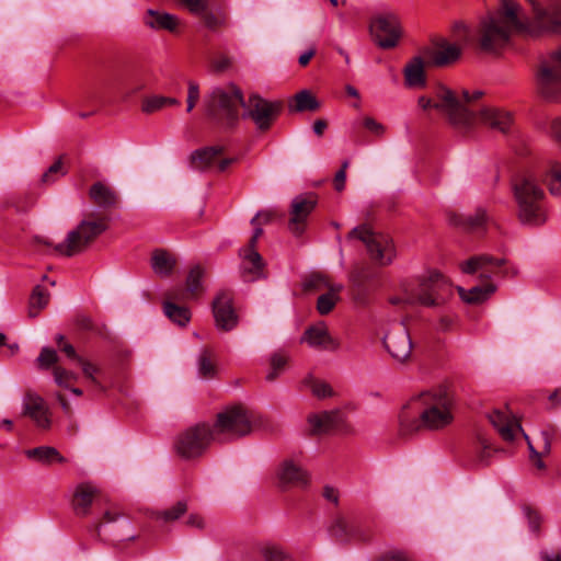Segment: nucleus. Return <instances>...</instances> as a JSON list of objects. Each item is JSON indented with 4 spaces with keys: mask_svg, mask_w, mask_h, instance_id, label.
<instances>
[{
    "mask_svg": "<svg viewBox=\"0 0 561 561\" xmlns=\"http://www.w3.org/2000/svg\"><path fill=\"white\" fill-rule=\"evenodd\" d=\"M204 276V270L196 265L191 268L187 277H186V288L188 289V294H193L196 298L203 291L202 278Z\"/></svg>",
    "mask_w": 561,
    "mask_h": 561,
    "instance_id": "nucleus-42",
    "label": "nucleus"
},
{
    "mask_svg": "<svg viewBox=\"0 0 561 561\" xmlns=\"http://www.w3.org/2000/svg\"><path fill=\"white\" fill-rule=\"evenodd\" d=\"M180 105V101L175 98L152 95L142 101L141 110L144 113L151 114L162 110L165 106Z\"/></svg>",
    "mask_w": 561,
    "mask_h": 561,
    "instance_id": "nucleus-35",
    "label": "nucleus"
},
{
    "mask_svg": "<svg viewBox=\"0 0 561 561\" xmlns=\"http://www.w3.org/2000/svg\"><path fill=\"white\" fill-rule=\"evenodd\" d=\"M550 134L553 139L561 145V116L552 119L550 125Z\"/></svg>",
    "mask_w": 561,
    "mask_h": 561,
    "instance_id": "nucleus-63",
    "label": "nucleus"
},
{
    "mask_svg": "<svg viewBox=\"0 0 561 561\" xmlns=\"http://www.w3.org/2000/svg\"><path fill=\"white\" fill-rule=\"evenodd\" d=\"M526 514H527L528 524H529L531 531H534V533L539 531L540 523H541L540 515L537 512L531 511V510H527Z\"/></svg>",
    "mask_w": 561,
    "mask_h": 561,
    "instance_id": "nucleus-61",
    "label": "nucleus"
},
{
    "mask_svg": "<svg viewBox=\"0 0 561 561\" xmlns=\"http://www.w3.org/2000/svg\"><path fill=\"white\" fill-rule=\"evenodd\" d=\"M98 489L91 483H81L76 488L72 499V507L77 515L84 516L89 513Z\"/></svg>",
    "mask_w": 561,
    "mask_h": 561,
    "instance_id": "nucleus-24",
    "label": "nucleus"
},
{
    "mask_svg": "<svg viewBox=\"0 0 561 561\" xmlns=\"http://www.w3.org/2000/svg\"><path fill=\"white\" fill-rule=\"evenodd\" d=\"M488 220V213L482 207L477 208L473 215L451 214L449 216V222L451 225L470 231L482 229Z\"/></svg>",
    "mask_w": 561,
    "mask_h": 561,
    "instance_id": "nucleus-23",
    "label": "nucleus"
},
{
    "mask_svg": "<svg viewBox=\"0 0 561 561\" xmlns=\"http://www.w3.org/2000/svg\"><path fill=\"white\" fill-rule=\"evenodd\" d=\"M454 33L456 34V38L461 43L470 42V32L466 24L462 22H457L454 24Z\"/></svg>",
    "mask_w": 561,
    "mask_h": 561,
    "instance_id": "nucleus-60",
    "label": "nucleus"
},
{
    "mask_svg": "<svg viewBox=\"0 0 561 561\" xmlns=\"http://www.w3.org/2000/svg\"><path fill=\"white\" fill-rule=\"evenodd\" d=\"M316 205L317 199L312 194L299 195L293 199L288 228L295 236L305 231L307 219Z\"/></svg>",
    "mask_w": 561,
    "mask_h": 561,
    "instance_id": "nucleus-14",
    "label": "nucleus"
},
{
    "mask_svg": "<svg viewBox=\"0 0 561 561\" xmlns=\"http://www.w3.org/2000/svg\"><path fill=\"white\" fill-rule=\"evenodd\" d=\"M110 217L90 213L79 225L67 233L64 242L54 245V251L71 257L84 252L102 233L108 229Z\"/></svg>",
    "mask_w": 561,
    "mask_h": 561,
    "instance_id": "nucleus-6",
    "label": "nucleus"
},
{
    "mask_svg": "<svg viewBox=\"0 0 561 561\" xmlns=\"http://www.w3.org/2000/svg\"><path fill=\"white\" fill-rule=\"evenodd\" d=\"M262 553L265 561H293L291 557L276 545L266 546Z\"/></svg>",
    "mask_w": 561,
    "mask_h": 561,
    "instance_id": "nucleus-45",
    "label": "nucleus"
},
{
    "mask_svg": "<svg viewBox=\"0 0 561 561\" xmlns=\"http://www.w3.org/2000/svg\"><path fill=\"white\" fill-rule=\"evenodd\" d=\"M75 324L78 330L84 332H91L99 336H105L107 333L106 325L103 323H98L93 321V319L87 314L80 313L75 318Z\"/></svg>",
    "mask_w": 561,
    "mask_h": 561,
    "instance_id": "nucleus-37",
    "label": "nucleus"
},
{
    "mask_svg": "<svg viewBox=\"0 0 561 561\" xmlns=\"http://www.w3.org/2000/svg\"><path fill=\"white\" fill-rule=\"evenodd\" d=\"M222 153V147H206L195 150L191 154V164L197 170H207L215 168L218 158Z\"/></svg>",
    "mask_w": 561,
    "mask_h": 561,
    "instance_id": "nucleus-26",
    "label": "nucleus"
},
{
    "mask_svg": "<svg viewBox=\"0 0 561 561\" xmlns=\"http://www.w3.org/2000/svg\"><path fill=\"white\" fill-rule=\"evenodd\" d=\"M199 15L205 27L211 32H217L227 26L228 15L224 11L213 12L205 9Z\"/></svg>",
    "mask_w": 561,
    "mask_h": 561,
    "instance_id": "nucleus-38",
    "label": "nucleus"
},
{
    "mask_svg": "<svg viewBox=\"0 0 561 561\" xmlns=\"http://www.w3.org/2000/svg\"><path fill=\"white\" fill-rule=\"evenodd\" d=\"M440 88H446L445 85H437L434 90V94L432 98H426V96H421L419 99V105L423 108V110H427V108H435L437 110L439 113H442L446 118H447V113L445 111H443L442 108H439L436 104L438 103V98H437V91L440 89Z\"/></svg>",
    "mask_w": 561,
    "mask_h": 561,
    "instance_id": "nucleus-52",
    "label": "nucleus"
},
{
    "mask_svg": "<svg viewBox=\"0 0 561 561\" xmlns=\"http://www.w3.org/2000/svg\"><path fill=\"white\" fill-rule=\"evenodd\" d=\"M308 424L311 435L348 434L352 432L340 410L312 413L308 416Z\"/></svg>",
    "mask_w": 561,
    "mask_h": 561,
    "instance_id": "nucleus-11",
    "label": "nucleus"
},
{
    "mask_svg": "<svg viewBox=\"0 0 561 561\" xmlns=\"http://www.w3.org/2000/svg\"><path fill=\"white\" fill-rule=\"evenodd\" d=\"M320 104L317 99L308 91L302 90L294 98V103L289 104L290 112H314L319 108Z\"/></svg>",
    "mask_w": 561,
    "mask_h": 561,
    "instance_id": "nucleus-33",
    "label": "nucleus"
},
{
    "mask_svg": "<svg viewBox=\"0 0 561 561\" xmlns=\"http://www.w3.org/2000/svg\"><path fill=\"white\" fill-rule=\"evenodd\" d=\"M350 162L346 160L342 163L341 169L336 172L334 176V187L337 192H341L345 187L346 181V169L348 168Z\"/></svg>",
    "mask_w": 561,
    "mask_h": 561,
    "instance_id": "nucleus-58",
    "label": "nucleus"
},
{
    "mask_svg": "<svg viewBox=\"0 0 561 561\" xmlns=\"http://www.w3.org/2000/svg\"><path fill=\"white\" fill-rule=\"evenodd\" d=\"M369 36L371 42L378 47L386 48V16L378 14L371 18L369 22Z\"/></svg>",
    "mask_w": 561,
    "mask_h": 561,
    "instance_id": "nucleus-34",
    "label": "nucleus"
},
{
    "mask_svg": "<svg viewBox=\"0 0 561 561\" xmlns=\"http://www.w3.org/2000/svg\"><path fill=\"white\" fill-rule=\"evenodd\" d=\"M482 95L481 90H462L459 94L449 88H440L437 91L436 105L447 113L448 122L461 133L469 134L478 126L502 134L508 133L513 125L512 114L496 106L478 105L476 102Z\"/></svg>",
    "mask_w": 561,
    "mask_h": 561,
    "instance_id": "nucleus-2",
    "label": "nucleus"
},
{
    "mask_svg": "<svg viewBox=\"0 0 561 561\" xmlns=\"http://www.w3.org/2000/svg\"><path fill=\"white\" fill-rule=\"evenodd\" d=\"M301 342L314 348L336 351L340 347V343L330 335L324 323L309 327L305 331Z\"/></svg>",
    "mask_w": 561,
    "mask_h": 561,
    "instance_id": "nucleus-19",
    "label": "nucleus"
},
{
    "mask_svg": "<svg viewBox=\"0 0 561 561\" xmlns=\"http://www.w3.org/2000/svg\"><path fill=\"white\" fill-rule=\"evenodd\" d=\"M505 263L503 259H495L488 254L474 255L460 264L465 274H479L481 279H490Z\"/></svg>",
    "mask_w": 561,
    "mask_h": 561,
    "instance_id": "nucleus-16",
    "label": "nucleus"
},
{
    "mask_svg": "<svg viewBox=\"0 0 561 561\" xmlns=\"http://www.w3.org/2000/svg\"><path fill=\"white\" fill-rule=\"evenodd\" d=\"M243 117L250 118L260 131L268 130L279 117L283 111V102L263 99L259 94H252L243 103Z\"/></svg>",
    "mask_w": 561,
    "mask_h": 561,
    "instance_id": "nucleus-9",
    "label": "nucleus"
},
{
    "mask_svg": "<svg viewBox=\"0 0 561 561\" xmlns=\"http://www.w3.org/2000/svg\"><path fill=\"white\" fill-rule=\"evenodd\" d=\"M306 289L321 290L324 288L331 289L334 285L330 284L325 275L314 274L305 283Z\"/></svg>",
    "mask_w": 561,
    "mask_h": 561,
    "instance_id": "nucleus-51",
    "label": "nucleus"
},
{
    "mask_svg": "<svg viewBox=\"0 0 561 561\" xmlns=\"http://www.w3.org/2000/svg\"><path fill=\"white\" fill-rule=\"evenodd\" d=\"M196 299L193 294H188V289L182 287H174L165 293V300H171L175 304L185 302L187 300Z\"/></svg>",
    "mask_w": 561,
    "mask_h": 561,
    "instance_id": "nucleus-50",
    "label": "nucleus"
},
{
    "mask_svg": "<svg viewBox=\"0 0 561 561\" xmlns=\"http://www.w3.org/2000/svg\"><path fill=\"white\" fill-rule=\"evenodd\" d=\"M388 561H412L403 551L391 549L388 550Z\"/></svg>",
    "mask_w": 561,
    "mask_h": 561,
    "instance_id": "nucleus-64",
    "label": "nucleus"
},
{
    "mask_svg": "<svg viewBox=\"0 0 561 561\" xmlns=\"http://www.w3.org/2000/svg\"><path fill=\"white\" fill-rule=\"evenodd\" d=\"M252 422V413L245 407H228L217 414L213 424L202 422L180 432L174 439V450L186 460L199 458L213 443H228L250 434Z\"/></svg>",
    "mask_w": 561,
    "mask_h": 561,
    "instance_id": "nucleus-1",
    "label": "nucleus"
},
{
    "mask_svg": "<svg viewBox=\"0 0 561 561\" xmlns=\"http://www.w3.org/2000/svg\"><path fill=\"white\" fill-rule=\"evenodd\" d=\"M512 191L517 204V217L523 225L538 227L546 222L542 205L545 191L534 174L516 176L512 182Z\"/></svg>",
    "mask_w": 561,
    "mask_h": 561,
    "instance_id": "nucleus-4",
    "label": "nucleus"
},
{
    "mask_svg": "<svg viewBox=\"0 0 561 561\" xmlns=\"http://www.w3.org/2000/svg\"><path fill=\"white\" fill-rule=\"evenodd\" d=\"M55 174H64L62 171V162L60 159H58L56 162H54L48 170L43 174L42 182L44 183H50L54 182L55 179L53 178Z\"/></svg>",
    "mask_w": 561,
    "mask_h": 561,
    "instance_id": "nucleus-56",
    "label": "nucleus"
},
{
    "mask_svg": "<svg viewBox=\"0 0 561 561\" xmlns=\"http://www.w3.org/2000/svg\"><path fill=\"white\" fill-rule=\"evenodd\" d=\"M122 517V514L115 510H108L103 514L101 522L96 525V533L100 536L102 527L105 524H111L117 522Z\"/></svg>",
    "mask_w": 561,
    "mask_h": 561,
    "instance_id": "nucleus-57",
    "label": "nucleus"
},
{
    "mask_svg": "<svg viewBox=\"0 0 561 561\" xmlns=\"http://www.w3.org/2000/svg\"><path fill=\"white\" fill-rule=\"evenodd\" d=\"M27 458L36 460L38 462L49 465L53 462H65L66 459L60 453L50 446H39L25 451Z\"/></svg>",
    "mask_w": 561,
    "mask_h": 561,
    "instance_id": "nucleus-29",
    "label": "nucleus"
},
{
    "mask_svg": "<svg viewBox=\"0 0 561 561\" xmlns=\"http://www.w3.org/2000/svg\"><path fill=\"white\" fill-rule=\"evenodd\" d=\"M199 100V87L196 82H188V90H187V107L186 111L191 112L197 101Z\"/></svg>",
    "mask_w": 561,
    "mask_h": 561,
    "instance_id": "nucleus-55",
    "label": "nucleus"
},
{
    "mask_svg": "<svg viewBox=\"0 0 561 561\" xmlns=\"http://www.w3.org/2000/svg\"><path fill=\"white\" fill-rule=\"evenodd\" d=\"M187 511V503L186 501H179L176 504H174L172 507L163 511L160 516L167 520H176L179 519L185 512Z\"/></svg>",
    "mask_w": 561,
    "mask_h": 561,
    "instance_id": "nucleus-48",
    "label": "nucleus"
},
{
    "mask_svg": "<svg viewBox=\"0 0 561 561\" xmlns=\"http://www.w3.org/2000/svg\"><path fill=\"white\" fill-rule=\"evenodd\" d=\"M404 34V27L398 15L388 13V49L397 47Z\"/></svg>",
    "mask_w": 561,
    "mask_h": 561,
    "instance_id": "nucleus-36",
    "label": "nucleus"
},
{
    "mask_svg": "<svg viewBox=\"0 0 561 561\" xmlns=\"http://www.w3.org/2000/svg\"><path fill=\"white\" fill-rule=\"evenodd\" d=\"M144 23L153 30L175 32L180 25V20L173 14L149 9L146 12Z\"/></svg>",
    "mask_w": 561,
    "mask_h": 561,
    "instance_id": "nucleus-25",
    "label": "nucleus"
},
{
    "mask_svg": "<svg viewBox=\"0 0 561 561\" xmlns=\"http://www.w3.org/2000/svg\"><path fill=\"white\" fill-rule=\"evenodd\" d=\"M213 313L216 328L224 332L237 328L239 317L233 307V296L230 290H220L213 301Z\"/></svg>",
    "mask_w": 561,
    "mask_h": 561,
    "instance_id": "nucleus-12",
    "label": "nucleus"
},
{
    "mask_svg": "<svg viewBox=\"0 0 561 561\" xmlns=\"http://www.w3.org/2000/svg\"><path fill=\"white\" fill-rule=\"evenodd\" d=\"M53 375L55 382L62 388H69L70 381H76L78 379L77 374L60 366L54 367Z\"/></svg>",
    "mask_w": 561,
    "mask_h": 561,
    "instance_id": "nucleus-46",
    "label": "nucleus"
},
{
    "mask_svg": "<svg viewBox=\"0 0 561 561\" xmlns=\"http://www.w3.org/2000/svg\"><path fill=\"white\" fill-rule=\"evenodd\" d=\"M90 199L100 208L106 210L115 208L119 203L117 192L103 182H95L89 191Z\"/></svg>",
    "mask_w": 561,
    "mask_h": 561,
    "instance_id": "nucleus-21",
    "label": "nucleus"
},
{
    "mask_svg": "<svg viewBox=\"0 0 561 561\" xmlns=\"http://www.w3.org/2000/svg\"><path fill=\"white\" fill-rule=\"evenodd\" d=\"M242 257V270L244 273L253 275L252 278L257 277L264 267V262L261 254L255 250V247H244L240 250Z\"/></svg>",
    "mask_w": 561,
    "mask_h": 561,
    "instance_id": "nucleus-27",
    "label": "nucleus"
},
{
    "mask_svg": "<svg viewBox=\"0 0 561 561\" xmlns=\"http://www.w3.org/2000/svg\"><path fill=\"white\" fill-rule=\"evenodd\" d=\"M545 182L548 185L549 192L552 195H561V167L554 162L545 176Z\"/></svg>",
    "mask_w": 561,
    "mask_h": 561,
    "instance_id": "nucleus-41",
    "label": "nucleus"
},
{
    "mask_svg": "<svg viewBox=\"0 0 561 561\" xmlns=\"http://www.w3.org/2000/svg\"><path fill=\"white\" fill-rule=\"evenodd\" d=\"M175 265V260L164 250H157L152 254L151 266L156 274L169 276Z\"/></svg>",
    "mask_w": 561,
    "mask_h": 561,
    "instance_id": "nucleus-32",
    "label": "nucleus"
},
{
    "mask_svg": "<svg viewBox=\"0 0 561 561\" xmlns=\"http://www.w3.org/2000/svg\"><path fill=\"white\" fill-rule=\"evenodd\" d=\"M23 415L33 420L37 427L47 430L50 427L48 408L42 397L34 392H26L23 398Z\"/></svg>",
    "mask_w": 561,
    "mask_h": 561,
    "instance_id": "nucleus-17",
    "label": "nucleus"
},
{
    "mask_svg": "<svg viewBox=\"0 0 561 561\" xmlns=\"http://www.w3.org/2000/svg\"><path fill=\"white\" fill-rule=\"evenodd\" d=\"M163 312L170 321L180 327H185L191 320L190 309L171 300H164Z\"/></svg>",
    "mask_w": 561,
    "mask_h": 561,
    "instance_id": "nucleus-30",
    "label": "nucleus"
},
{
    "mask_svg": "<svg viewBox=\"0 0 561 561\" xmlns=\"http://www.w3.org/2000/svg\"><path fill=\"white\" fill-rule=\"evenodd\" d=\"M78 364L81 366L82 368V371H83V375L95 386H99L100 382L99 380L96 379L95 375L100 371L99 367L94 364H92L91 362L87 360L85 358L82 357V359H80L78 362Z\"/></svg>",
    "mask_w": 561,
    "mask_h": 561,
    "instance_id": "nucleus-53",
    "label": "nucleus"
},
{
    "mask_svg": "<svg viewBox=\"0 0 561 561\" xmlns=\"http://www.w3.org/2000/svg\"><path fill=\"white\" fill-rule=\"evenodd\" d=\"M288 363V356L283 352H276L271 356V369L266 375L268 381L275 380L284 371Z\"/></svg>",
    "mask_w": 561,
    "mask_h": 561,
    "instance_id": "nucleus-44",
    "label": "nucleus"
},
{
    "mask_svg": "<svg viewBox=\"0 0 561 561\" xmlns=\"http://www.w3.org/2000/svg\"><path fill=\"white\" fill-rule=\"evenodd\" d=\"M36 360L41 369H48L58 362V355L55 350L43 347Z\"/></svg>",
    "mask_w": 561,
    "mask_h": 561,
    "instance_id": "nucleus-47",
    "label": "nucleus"
},
{
    "mask_svg": "<svg viewBox=\"0 0 561 561\" xmlns=\"http://www.w3.org/2000/svg\"><path fill=\"white\" fill-rule=\"evenodd\" d=\"M272 211L270 210H263L259 211L252 219L251 225L252 226H262L264 224H267L272 219Z\"/></svg>",
    "mask_w": 561,
    "mask_h": 561,
    "instance_id": "nucleus-62",
    "label": "nucleus"
},
{
    "mask_svg": "<svg viewBox=\"0 0 561 561\" xmlns=\"http://www.w3.org/2000/svg\"><path fill=\"white\" fill-rule=\"evenodd\" d=\"M405 85L413 89L424 88L426 84L425 62L421 56L413 57L403 70Z\"/></svg>",
    "mask_w": 561,
    "mask_h": 561,
    "instance_id": "nucleus-22",
    "label": "nucleus"
},
{
    "mask_svg": "<svg viewBox=\"0 0 561 561\" xmlns=\"http://www.w3.org/2000/svg\"><path fill=\"white\" fill-rule=\"evenodd\" d=\"M458 291L463 301L468 304H478L488 299L489 296L495 291V286L488 283L485 285L474 286L468 290L459 287Z\"/></svg>",
    "mask_w": 561,
    "mask_h": 561,
    "instance_id": "nucleus-31",
    "label": "nucleus"
},
{
    "mask_svg": "<svg viewBox=\"0 0 561 561\" xmlns=\"http://www.w3.org/2000/svg\"><path fill=\"white\" fill-rule=\"evenodd\" d=\"M308 382H309L311 392L314 397H317L319 399H324V398H329V397L333 396V390L329 383H327L324 381H320V380H313V379H310Z\"/></svg>",
    "mask_w": 561,
    "mask_h": 561,
    "instance_id": "nucleus-49",
    "label": "nucleus"
},
{
    "mask_svg": "<svg viewBox=\"0 0 561 561\" xmlns=\"http://www.w3.org/2000/svg\"><path fill=\"white\" fill-rule=\"evenodd\" d=\"M537 85L543 99L561 102V46L542 62L537 76Z\"/></svg>",
    "mask_w": 561,
    "mask_h": 561,
    "instance_id": "nucleus-10",
    "label": "nucleus"
},
{
    "mask_svg": "<svg viewBox=\"0 0 561 561\" xmlns=\"http://www.w3.org/2000/svg\"><path fill=\"white\" fill-rule=\"evenodd\" d=\"M182 4H184L190 12L194 14L202 13L207 8L208 0H179Z\"/></svg>",
    "mask_w": 561,
    "mask_h": 561,
    "instance_id": "nucleus-59",
    "label": "nucleus"
},
{
    "mask_svg": "<svg viewBox=\"0 0 561 561\" xmlns=\"http://www.w3.org/2000/svg\"><path fill=\"white\" fill-rule=\"evenodd\" d=\"M432 48L423 50L428 65L445 67L456 62L461 56V47L458 44L449 43L445 38L435 39Z\"/></svg>",
    "mask_w": 561,
    "mask_h": 561,
    "instance_id": "nucleus-13",
    "label": "nucleus"
},
{
    "mask_svg": "<svg viewBox=\"0 0 561 561\" xmlns=\"http://www.w3.org/2000/svg\"><path fill=\"white\" fill-rule=\"evenodd\" d=\"M342 285H334L328 293L319 296L317 301V310L320 314H328L334 308L339 297L337 293L342 290Z\"/></svg>",
    "mask_w": 561,
    "mask_h": 561,
    "instance_id": "nucleus-39",
    "label": "nucleus"
},
{
    "mask_svg": "<svg viewBox=\"0 0 561 561\" xmlns=\"http://www.w3.org/2000/svg\"><path fill=\"white\" fill-rule=\"evenodd\" d=\"M347 239L362 241L366 247L369 257L376 264V266L367 265L353 275L355 285L364 287L366 284L375 282L380 275L385 252L383 234L375 232L370 226L365 224L353 228L348 232Z\"/></svg>",
    "mask_w": 561,
    "mask_h": 561,
    "instance_id": "nucleus-7",
    "label": "nucleus"
},
{
    "mask_svg": "<svg viewBox=\"0 0 561 561\" xmlns=\"http://www.w3.org/2000/svg\"><path fill=\"white\" fill-rule=\"evenodd\" d=\"M49 295L41 287L36 286L32 295L30 297L28 302V317L35 318L38 316L39 311L46 307L48 304Z\"/></svg>",
    "mask_w": 561,
    "mask_h": 561,
    "instance_id": "nucleus-40",
    "label": "nucleus"
},
{
    "mask_svg": "<svg viewBox=\"0 0 561 561\" xmlns=\"http://www.w3.org/2000/svg\"><path fill=\"white\" fill-rule=\"evenodd\" d=\"M453 400L443 389H431L413 396L398 415L400 433L439 431L454 421Z\"/></svg>",
    "mask_w": 561,
    "mask_h": 561,
    "instance_id": "nucleus-3",
    "label": "nucleus"
},
{
    "mask_svg": "<svg viewBox=\"0 0 561 561\" xmlns=\"http://www.w3.org/2000/svg\"><path fill=\"white\" fill-rule=\"evenodd\" d=\"M489 420L505 442H513L523 428L511 413L496 409L489 414Z\"/></svg>",
    "mask_w": 561,
    "mask_h": 561,
    "instance_id": "nucleus-18",
    "label": "nucleus"
},
{
    "mask_svg": "<svg viewBox=\"0 0 561 561\" xmlns=\"http://www.w3.org/2000/svg\"><path fill=\"white\" fill-rule=\"evenodd\" d=\"M329 531L339 541H366L371 536L370 526H360L358 520L347 522L343 517H337L333 525L331 524Z\"/></svg>",
    "mask_w": 561,
    "mask_h": 561,
    "instance_id": "nucleus-15",
    "label": "nucleus"
},
{
    "mask_svg": "<svg viewBox=\"0 0 561 561\" xmlns=\"http://www.w3.org/2000/svg\"><path fill=\"white\" fill-rule=\"evenodd\" d=\"M402 294L388 299L393 305L410 304L423 307H439L445 304V291L448 284L443 274L437 271H430L419 279L414 288L408 283L401 285Z\"/></svg>",
    "mask_w": 561,
    "mask_h": 561,
    "instance_id": "nucleus-5",
    "label": "nucleus"
},
{
    "mask_svg": "<svg viewBox=\"0 0 561 561\" xmlns=\"http://www.w3.org/2000/svg\"><path fill=\"white\" fill-rule=\"evenodd\" d=\"M243 95L234 85L215 88L205 98L206 114L211 119L227 126H233L239 119V107H243Z\"/></svg>",
    "mask_w": 561,
    "mask_h": 561,
    "instance_id": "nucleus-8",
    "label": "nucleus"
},
{
    "mask_svg": "<svg viewBox=\"0 0 561 561\" xmlns=\"http://www.w3.org/2000/svg\"><path fill=\"white\" fill-rule=\"evenodd\" d=\"M278 482L283 488L305 486L308 483L307 472L293 460H284L277 469Z\"/></svg>",
    "mask_w": 561,
    "mask_h": 561,
    "instance_id": "nucleus-20",
    "label": "nucleus"
},
{
    "mask_svg": "<svg viewBox=\"0 0 561 561\" xmlns=\"http://www.w3.org/2000/svg\"><path fill=\"white\" fill-rule=\"evenodd\" d=\"M198 374L204 378H213L216 374L213 353L207 348L203 350L199 354Z\"/></svg>",
    "mask_w": 561,
    "mask_h": 561,
    "instance_id": "nucleus-43",
    "label": "nucleus"
},
{
    "mask_svg": "<svg viewBox=\"0 0 561 561\" xmlns=\"http://www.w3.org/2000/svg\"><path fill=\"white\" fill-rule=\"evenodd\" d=\"M493 449L491 443L486 438L479 439V451H478V460L482 465H488L489 459L491 457Z\"/></svg>",
    "mask_w": 561,
    "mask_h": 561,
    "instance_id": "nucleus-54",
    "label": "nucleus"
},
{
    "mask_svg": "<svg viewBox=\"0 0 561 561\" xmlns=\"http://www.w3.org/2000/svg\"><path fill=\"white\" fill-rule=\"evenodd\" d=\"M412 342L407 331H402L397 337H393L388 345V353L399 363H404L411 355Z\"/></svg>",
    "mask_w": 561,
    "mask_h": 561,
    "instance_id": "nucleus-28",
    "label": "nucleus"
}]
</instances>
